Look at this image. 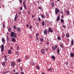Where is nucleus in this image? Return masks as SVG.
<instances>
[{
	"mask_svg": "<svg viewBox=\"0 0 74 74\" xmlns=\"http://www.w3.org/2000/svg\"><path fill=\"white\" fill-rule=\"evenodd\" d=\"M16 33H14V32H13L12 31L11 32V34L10 35V36L11 37H14V38H15V37H16Z\"/></svg>",
	"mask_w": 74,
	"mask_h": 74,
	"instance_id": "nucleus-1",
	"label": "nucleus"
},
{
	"mask_svg": "<svg viewBox=\"0 0 74 74\" xmlns=\"http://www.w3.org/2000/svg\"><path fill=\"white\" fill-rule=\"evenodd\" d=\"M55 12L56 14L57 15L58 14V13H59L60 12V11L58 9V8H56L55 9Z\"/></svg>",
	"mask_w": 74,
	"mask_h": 74,
	"instance_id": "nucleus-2",
	"label": "nucleus"
},
{
	"mask_svg": "<svg viewBox=\"0 0 74 74\" xmlns=\"http://www.w3.org/2000/svg\"><path fill=\"white\" fill-rule=\"evenodd\" d=\"M4 45L3 44H2L1 46V52H3L4 51Z\"/></svg>",
	"mask_w": 74,
	"mask_h": 74,
	"instance_id": "nucleus-3",
	"label": "nucleus"
},
{
	"mask_svg": "<svg viewBox=\"0 0 74 74\" xmlns=\"http://www.w3.org/2000/svg\"><path fill=\"white\" fill-rule=\"evenodd\" d=\"M15 41H16V40L15 39V38L14 37H12V42H15Z\"/></svg>",
	"mask_w": 74,
	"mask_h": 74,
	"instance_id": "nucleus-4",
	"label": "nucleus"
},
{
	"mask_svg": "<svg viewBox=\"0 0 74 74\" xmlns=\"http://www.w3.org/2000/svg\"><path fill=\"white\" fill-rule=\"evenodd\" d=\"M59 19H60V14H59V15L57 16V21L58 22V21H59Z\"/></svg>",
	"mask_w": 74,
	"mask_h": 74,
	"instance_id": "nucleus-5",
	"label": "nucleus"
},
{
	"mask_svg": "<svg viewBox=\"0 0 74 74\" xmlns=\"http://www.w3.org/2000/svg\"><path fill=\"white\" fill-rule=\"evenodd\" d=\"M70 55L71 58H73L74 56V53H70Z\"/></svg>",
	"mask_w": 74,
	"mask_h": 74,
	"instance_id": "nucleus-6",
	"label": "nucleus"
},
{
	"mask_svg": "<svg viewBox=\"0 0 74 74\" xmlns=\"http://www.w3.org/2000/svg\"><path fill=\"white\" fill-rule=\"evenodd\" d=\"M43 32L45 35H47V30L44 31Z\"/></svg>",
	"mask_w": 74,
	"mask_h": 74,
	"instance_id": "nucleus-7",
	"label": "nucleus"
},
{
	"mask_svg": "<svg viewBox=\"0 0 74 74\" xmlns=\"http://www.w3.org/2000/svg\"><path fill=\"white\" fill-rule=\"evenodd\" d=\"M49 31L50 32H51V33H52V32H53L52 29H51V28H49Z\"/></svg>",
	"mask_w": 74,
	"mask_h": 74,
	"instance_id": "nucleus-8",
	"label": "nucleus"
},
{
	"mask_svg": "<svg viewBox=\"0 0 74 74\" xmlns=\"http://www.w3.org/2000/svg\"><path fill=\"white\" fill-rule=\"evenodd\" d=\"M52 70H53V69L51 68H50L49 69H47L48 71H52Z\"/></svg>",
	"mask_w": 74,
	"mask_h": 74,
	"instance_id": "nucleus-9",
	"label": "nucleus"
},
{
	"mask_svg": "<svg viewBox=\"0 0 74 74\" xmlns=\"http://www.w3.org/2000/svg\"><path fill=\"white\" fill-rule=\"evenodd\" d=\"M73 44H74V40L72 39L71 40V45H73Z\"/></svg>",
	"mask_w": 74,
	"mask_h": 74,
	"instance_id": "nucleus-10",
	"label": "nucleus"
},
{
	"mask_svg": "<svg viewBox=\"0 0 74 74\" xmlns=\"http://www.w3.org/2000/svg\"><path fill=\"white\" fill-rule=\"evenodd\" d=\"M6 41H10V40H9V38L8 36H6Z\"/></svg>",
	"mask_w": 74,
	"mask_h": 74,
	"instance_id": "nucleus-11",
	"label": "nucleus"
},
{
	"mask_svg": "<svg viewBox=\"0 0 74 74\" xmlns=\"http://www.w3.org/2000/svg\"><path fill=\"white\" fill-rule=\"evenodd\" d=\"M16 29H17V30L18 32H21V28H16Z\"/></svg>",
	"mask_w": 74,
	"mask_h": 74,
	"instance_id": "nucleus-12",
	"label": "nucleus"
},
{
	"mask_svg": "<svg viewBox=\"0 0 74 74\" xmlns=\"http://www.w3.org/2000/svg\"><path fill=\"white\" fill-rule=\"evenodd\" d=\"M36 69H37V70H40V67L38 66H36Z\"/></svg>",
	"mask_w": 74,
	"mask_h": 74,
	"instance_id": "nucleus-13",
	"label": "nucleus"
},
{
	"mask_svg": "<svg viewBox=\"0 0 74 74\" xmlns=\"http://www.w3.org/2000/svg\"><path fill=\"white\" fill-rule=\"evenodd\" d=\"M24 5V8L25 10H27V8L26 7V6L25 5Z\"/></svg>",
	"mask_w": 74,
	"mask_h": 74,
	"instance_id": "nucleus-14",
	"label": "nucleus"
},
{
	"mask_svg": "<svg viewBox=\"0 0 74 74\" xmlns=\"http://www.w3.org/2000/svg\"><path fill=\"white\" fill-rule=\"evenodd\" d=\"M42 26H44L45 25V22L44 21L42 22Z\"/></svg>",
	"mask_w": 74,
	"mask_h": 74,
	"instance_id": "nucleus-15",
	"label": "nucleus"
},
{
	"mask_svg": "<svg viewBox=\"0 0 74 74\" xmlns=\"http://www.w3.org/2000/svg\"><path fill=\"white\" fill-rule=\"evenodd\" d=\"M51 58L52 59H53L54 60H55V57L53 56H52Z\"/></svg>",
	"mask_w": 74,
	"mask_h": 74,
	"instance_id": "nucleus-16",
	"label": "nucleus"
},
{
	"mask_svg": "<svg viewBox=\"0 0 74 74\" xmlns=\"http://www.w3.org/2000/svg\"><path fill=\"white\" fill-rule=\"evenodd\" d=\"M59 52H60V51L59 50V48L58 49V51H57V53L59 55Z\"/></svg>",
	"mask_w": 74,
	"mask_h": 74,
	"instance_id": "nucleus-17",
	"label": "nucleus"
},
{
	"mask_svg": "<svg viewBox=\"0 0 74 74\" xmlns=\"http://www.w3.org/2000/svg\"><path fill=\"white\" fill-rule=\"evenodd\" d=\"M51 5L52 7H55V4H54V3L53 2L51 3Z\"/></svg>",
	"mask_w": 74,
	"mask_h": 74,
	"instance_id": "nucleus-18",
	"label": "nucleus"
},
{
	"mask_svg": "<svg viewBox=\"0 0 74 74\" xmlns=\"http://www.w3.org/2000/svg\"><path fill=\"white\" fill-rule=\"evenodd\" d=\"M11 65L12 66H15V63L14 62H12L11 63Z\"/></svg>",
	"mask_w": 74,
	"mask_h": 74,
	"instance_id": "nucleus-19",
	"label": "nucleus"
},
{
	"mask_svg": "<svg viewBox=\"0 0 74 74\" xmlns=\"http://www.w3.org/2000/svg\"><path fill=\"white\" fill-rule=\"evenodd\" d=\"M41 52L42 53H44V49H42L41 51Z\"/></svg>",
	"mask_w": 74,
	"mask_h": 74,
	"instance_id": "nucleus-20",
	"label": "nucleus"
},
{
	"mask_svg": "<svg viewBox=\"0 0 74 74\" xmlns=\"http://www.w3.org/2000/svg\"><path fill=\"white\" fill-rule=\"evenodd\" d=\"M25 3H26V0H24V1L23 2V5L25 4Z\"/></svg>",
	"mask_w": 74,
	"mask_h": 74,
	"instance_id": "nucleus-21",
	"label": "nucleus"
},
{
	"mask_svg": "<svg viewBox=\"0 0 74 74\" xmlns=\"http://www.w3.org/2000/svg\"><path fill=\"white\" fill-rule=\"evenodd\" d=\"M40 40L42 42H43L44 41V39L43 38H40Z\"/></svg>",
	"mask_w": 74,
	"mask_h": 74,
	"instance_id": "nucleus-22",
	"label": "nucleus"
},
{
	"mask_svg": "<svg viewBox=\"0 0 74 74\" xmlns=\"http://www.w3.org/2000/svg\"><path fill=\"white\" fill-rule=\"evenodd\" d=\"M54 48H55L54 49V51H55V50L56 49V48H57V46L56 45H55L54 46Z\"/></svg>",
	"mask_w": 74,
	"mask_h": 74,
	"instance_id": "nucleus-23",
	"label": "nucleus"
},
{
	"mask_svg": "<svg viewBox=\"0 0 74 74\" xmlns=\"http://www.w3.org/2000/svg\"><path fill=\"white\" fill-rule=\"evenodd\" d=\"M66 37H67L68 38H69V34H66Z\"/></svg>",
	"mask_w": 74,
	"mask_h": 74,
	"instance_id": "nucleus-24",
	"label": "nucleus"
},
{
	"mask_svg": "<svg viewBox=\"0 0 74 74\" xmlns=\"http://www.w3.org/2000/svg\"><path fill=\"white\" fill-rule=\"evenodd\" d=\"M60 47H61L62 48H63V45H62L61 44H60Z\"/></svg>",
	"mask_w": 74,
	"mask_h": 74,
	"instance_id": "nucleus-25",
	"label": "nucleus"
},
{
	"mask_svg": "<svg viewBox=\"0 0 74 74\" xmlns=\"http://www.w3.org/2000/svg\"><path fill=\"white\" fill-rule=\"evenodd\" d=\"M60 38H61L60 37L58 36V40H59V41H60Z\"/></svg>",
	"mask_w": 74,
	"mask_h": 74,
	"instance_id": "nucleus-26",
	"label": "nucleus"
},
{
	"mask_svg": "<svg viewBox=\"0 0 74 74\" xmlns=\"http://www.w3.org/2000/svg\"><path fill=\"white\" fill-rule=\"evenodd\" d=\"M8 53L9 54H11V51H10V50H9L8 51Z\"/></svg>",
	"mask_w": 74,
	"mask_h": 74,
	"instance_id": "nucleus-27",
	"label": "nucleus"
},
{
	"mask_svg": "<svg viewBox=\"0 0 74 74\" xmlns=\"http://www.w3.org/2000/svg\"><path fill=\"white\" fill-rule=\"evenodd\" d=\"M25 58L27 60H28V59H29V57L27 56H25Z\"/></svg>",
	"mask_w": 74,
	"mask_h": 74,
	"instance_id": "nucleus-28",
	"label": "nucleus"
},
{
	"mask_svg": "<svg viewBox=\"0 0 74 74\" xmlns=\"http://www.w3.org/2000/svg\"><path fill=\"white\" fill-rule=\"evenodd\" d=\"M41 17L42 18H44L45 17V16L44 15H41Z\"/></svg>",
	"mask_w": 74,
	"mask_h": 74,
	"instance_id": "nucleus-29",
	"label": "nucleus"
},
{
	"mask_svg": "<svg viewBox=\"0 0 74 74\" xmlns=\"http://www.w3.org/2000/svg\"><path fill=\"white\" fill-rule=\"evenodd\" d=\"M2 41L3 42H4V41H5V39H4V38H3L2 39Z\"/></svg>",
	"mask_w": 74,
	"mask_h": 74,
	"instance_id": "nucleus-30",
	"label": "nucleus"
},
{
	"mask_svg": "<svg viewBox=\"0 0 74 74\" xmlns=\"http://www.w3.org/2000/svg\"><path fill=\"white\" fill-rule=\"evenodd\" d=\"M60 22H62V23H63V22H64V20H63V19H62L60 20Z\"/></svg>",
	"mask_w": 74,
	"mask_h": 74,
	"instance_id": "nucleus-31",
	"label": "nucleus"
},
{
	"mask_svg": "<svg viewBox=\"0 0 74 74\" xmlns=\"http://www.w3.org/2000/svg\"><path fill=\"white\" fill-rule=\"evenodd\" d=\"M2 66H5V62H3L2 64Z\"/></svg>",
	"mask_w": 74,
	"mask_h": 74,
	"instance_id": "nucleus-32",
	"label": "nucleus"
},
{
	"mask_svg": "<svg viewBox=\"0 0 74 74\" xmlns=\"http://www.w3.org/2000/svg\"><path fill=\"white\" fill-rule=\"evenodd\" d=\"M18 18V17H17V16H15V17L14 18V20H15V21H16V18Z\"/></svg>",
	"mask_w": 74,
	"mask_h": 74,
	"instance_id": "nucleus-33",
	"label": "nucleus"
},
{
	"mask_svg": "<svg viewBox=\"0 0 74 74\" xmlns=\"http://www.w3.org/2000/svg\"><path fill=\"white\" fill-rule=\"evenodd\" d=\"M38 21L39 22L40 21H41V19L39 17L38 18Z\"/></svg>",
	"mask_w": 74,
	"mask_h": 74,
	"instance_id": "nucleus-34",
	"label": "nucleus"
},
{
	"mask_svg": "<svg viewBox=\"0 0 74 74\" xmlns=\"http://www.w3.org/2000/svg\"><path fill=\"white\" fill-rule=\"evenodd\" d=\"M3 28H5V26L4 25V24H3Z\"/></svg>",
	"mask_w": 74,
	"mask_h": 74,
	"instance_id": "nucleus-35",
	"label": "nucleus"
},
{
	"mask_svg": "<svg viewBox=\"0 0 74 74\" xmlns=\"http://www.w3.org/2000/svg\"><path fill=\"white\" fill-rule=\"evenodd\" d=\"M19 1L20 3H22V0H19Z\"/></svg>",
	"mask_w": 74,
	"mask_h": 74,
	"instance_id": "nucleus-36",
	"label": "nucleus"
},
{
	"mask_svg": "<svg viewBox=\"0 0 74 74\" xmlns=\"http://www.w3.org/2000/svg\"><path fill=\"white\" fill-rule=\"evenodd\" d=\"M20 10L21 11H22V10H23V8H22V7H20Z\"/></svg>",
	"mask_w": 74,
	"mask_h": 74,
	"instance_id": "nucleus-37",
	"label": "nucleus"
},
{
	"mask_svg": "<svg viewBox=\"0 0 74 74\" xmlns=\"http://www.w3.org/2000/svg\"><path fill=\"white\" fill-rule=\"evenodd\" d=\"M13 27L14 29H16V26H15V25L13 26Z\"/></svg>",
	"mask_w": 74,
	"mask_h": 74,
	"instance_id": "nucleus-38",
	"label": "nucleus"
},
{
	"mask_svg": "<svg viewBox=\"0 0 74 74\" xmlns=\"http://www.w3.org/2000/svg\"><path fill=\"white\" fill-rule=\"evenodd\" d=\"M66 14H68V15L69 14V11H66Z\"/></svg>",
	"mask_w": 74,
	"mask_h": 74,
	"instance_id": "nucleus-39",
	"label": "nucleus"
},
{
	"mask_svg": "<svg viewBox=\"0 0 74 74\" xmlns=\"http://www.w3.org/2000/svg\"><path fill=\"white\" fill-rule=\"evenodd\" d=\"M8 31L9 32H10L11 31V28L10 27L8 29Z\"/></svg>",
	"mask_w": 74,
	"mask_h": 74,
	"instance_id": "nucleus-40",
	"label": "nucleus"
},
{
	"mask_svg": "<svg viewBox=\"0 0 74 74\" xmlns=\"http://www.w3.org/2000/svg\"><path fill=\"white\" fill-rule=\"evenodd\" d=\"M68 62H66L65 64H66V65H68Z\"/></svg>",
	"mask_w": 74,
	"mask_h": 74,
	"instance_id": "nucleus-41",
	"label": "nucleus"
},
{
	"mask_svg": "<svg viewBox=\"0 0 74 74\" xmlns=\"http://www.w3.org/2000/svg\"><path fill=\"white\" fill-rule=\"evenodd\" d=\"M22 69H23L22 68V67H21L20 68V70H21V71H22V70H23Z\"/></svg>",
	"mask_w": 74,
	"mask_h": 74,
	"instance_id": "nucleus-42",
	"label": "nucleus"
},
{
	"mask_svg": "<svg viewBox=\"0 0 74 74\" xmlns=\"http://www.w3.org/2000/svg\"><path fill=\"white\" fill-rule=\"evenodd\" d=\"M18 62H21V60L20 59H18Z\"/></svg>",
	"mask_w": 74,
	"mask_h": 74,
	"instance_id": "nucleus-43",
	"label": "nucleus"
},
{
	"mask_svg": "<svg viewBox=\"0 0 74 74\" xmlns=\"http://www.w3.org/2000/svg\"><path fill=\"white\" fill-rule=\"evenodd\" d=\"M62 27L64 28H66V26H65V25H63Z\"/></svg>",
	"mask_w": 74,
	"mask_h": 74,
	"instance_id": "nucleus-44",
	"label": "nucleus"
},
{
	"mask_svg": "<svg viewBox=\"0 0 74 74\" xmlns=\"http://www.w3.org/2000/svg\"><path fill=\"white\" fill-rule=\"evenodd\" d=\"M38 36V34L37 33L36 34V37H38V36Z\"/></svg>",
	"mask_w": 74,
	"mask_h": 74,
	"instance_id": "nucleus-45",
	"label": "nucleus"
},
{
	"mask_svg": "<svg viewBox=\"0 0 74 74\" xmlns=\"http://www.w3.org/2000/svg\"><path fill=\"white\" fill-rule=\"evenodd\" d=\"M38 8L39 9H40V10H41V9H42V8L41 7H39Z\"/></svg>",
	"mask_w": 74,
	"mask_h": 74,
	"instance_id": "nucleus-46",
	"label": "nucleus"
},
{
	"mask_svg": "<svg viewBox=\"0 0 74 74\" xmlns=\"http://www.w3.org/2000/svg\"><path fill=\"white\" fill-rule=\"evenodd\" d=\"M46 15L47 16H48V13H46Z\"/></svg>",
	"mask_w": 74,
	"mask_h": 74,
	"instance_id": "nucleus-47",
	"label": "nucleus"
},
{
	"mask_svg": "<svg viewBox=\"0 0 74 74\" xmlns=\"http://www.w3.org/2000/svg\"><path fill=\"white\" fill-rule=\"evenodd\" d=\"M46 52H47V51H48V48H46Z\"/></svg>",
	"mask_w": 74,
	"mask_h": 74,
	"instance_id": "nucleus-48",
	"label": "nucleus"
},
{
	"mask_svg": "<svg viewBox=\"0 0 74 74\" xmlns=\"http://www.w3.org/2000/svg\"><path fill=\"white\" fill-rule=\"evenodd\" d=\"M5 61H7V58H6L5 59Z\"/></svg>",
	"mask_w": 74,
	"mask_h": 74,
	"instance_id": "nucleus-49",
	"label": "nucleus"
},
{
	"mask_svg": "<svg viewBox=\"0 0 74 74\" xmlns=\"http://www.w3.org/2000/svg\"><path fill=\"white\" fill-rule=\"evenodd\" d=\"M16 55H18V52H16Z\"/></svg>",
	"mask_w": 74,
	"mask_h": 74,
	"instance_id": "nucleus-50",
	"label": "nucleus"
},
{
	"mask_svg": "<svg viewBox=\"0 0 74 74\" xmlns=\"http://www.w3.org/2000/svg\"><path fill=\"white\" fill-rule=\"evenodd\" d=\"M18 14L16 13V16H17V17H18Z\"/></svg>",
	"mask_w": 74,
	"mask_h": 74,
	"instance_id": "nucleus-51",
	"label": "nucleus"
},
{
	"mask_svg": "<svg viewBox=\"0 0 74 74\" xmlns=\"http://www.w3.org/2000/svg\"><path fill=\"white\" fill-rule=\"evenodd\" d=\"M32 25H30L29 27V29H32Z\"/></svg>",
	"mask_w": 74,
	"mask_h": 74,
	"instance_id": "nucleus-52",
	"label": "nucleus"
},
{
	"mask_svg": "<svg viewBox=\"0 0 74 74\" xmlns=\"http://www.w3.org/2000/svg\"><path fill=\"white\" fill-rule=\"evenodd\" d=\"M47 44L48 45H49V42H47Z\"/></svg>",
	"mask_w": 74,
	"mask_h": 74,
	"instance_id": "nucleus-53",
	"label": "nucleus"
},
{
	"mask_svg": "<svg viewBox=\"0 0 74 74\" xmlns=\"http://www.w3.org/2000/svg\"><path fill=\"white\" fill-rule=\"evenodd\" d=\"M17 49H19V47L18 46H17Z\"/></svg>",
	"mask_w": 74,
	"mask_h": 74,
	"instance_id": "nucleus-54",
	"label": "nucleus"
},
{
	"mask_svg": "<svg viewBox=\"0 0 74 74\" xmlns=\"http://www.w3.org/2000/svg\"><path fill=\"white\" fill-rule=\"evenodd\" d=\"M21 74H24V73L23 72H21Z\"/></svg>",
	"mask_w": 74,
	"mask_h": 74,
	"instance_id": "nucleus-55",
	"label": "nucleus"
},
{
	"mask_svg": "<svg viewBox=\"0 0 74 74\" xmlns=\"http://www.w3.org/2000/svg\"><path fill=\"white\" fill-rule=\"evenodd\" d=\"M26 26L27 27H29V25L27 24L26 25Z\"/></svg>",
	"mask_w": 74,
	"mask_h": 74,
	"instance_id": "nucleus-56",
	"label": "nucleus"
},
{
	"mask_svg": "<svg viewBox=\"0 0 74 74\" xmlns=\"http://www.w3.org/2000/svg\"><path fill=\"white\" fill-rule=\"evenodd\" d=\"M13 71L14 72H15V70L14 69H13Z\"/></svg>",
	"mask_w": 74,
	"mask_h": 74,
	"instance_id": "nucleus-57",
	"label": "nucleus"
},
{
	"mask_svg": "<svg viewBox=\"0 0 74 74\" xmlns=\"http://www.w3.org/2000/svg\"><path fill=\"white\" fill-rule=\"evenodd\" d=\"M54 47H52V49H53V50H54V49H55V48H54Z\"/></svg>",
	"mask_w": 74,
	"mask_h": 74,
	"instance_id": "nucleus-58",
	"label": "nucleus"
},
{
	"mask_svg": "<svg viewBox=\"0 0 74 74\" xmlns=\"http://www.w3.org/2000/svg\"><path fill=\"white\" fill-rule=\"evenodd\" d=\"M18 14H19V15H20V14H21V12H19L18 13Z\"/></svg>",
	"mask_w": 74,
	"mask_h": 74,
	"instance_id": "nucleus-59",
	"label": "nucleus"
},
{
	"mask_svg": "<svg viewBox=\"0 0 74 74\" xmlns=\"http://www.w3.org/2000/svg\"><path fill=\"white\" fill-rule=\"evenodd\" d=\"M63 12L62 11L61 12V14H63Z\"/></svg>",
	"mask_w": 74,
	"mask_h": 74,
	"instance_id": "nucleus-60",
	"label": "nucleus"
},
{
	"mask_svg": "<svg viewBox=\"0 0 74 74\" xmlns=\"http://www.w3.org/2000/svg\"><path fill=\"white\" fill-rule=\"evenodd\" d=\"M5 74H6V73H7V74L8 73H7V72H4Z\"/></svg>",
	"mask_w": 74,
	"mask_h": 74,
	"instance_id": "nucleus-61",
	"label": "nucleus"
},
{
	"mask_svg": "<svg viewBox=\"0 0 74 74\" xmlns=\"http://www.w3.org/2000/svg\"><path fill=\"white\" fill-rule=\"evenodd\" d=\"M36 26H38V23H37L36 24Z\"/></svg>",
	"mask_w": 74,
	"mask_h": 74,
	"instance_id": "nucleus-62",
	"label": "nucleus"
},
{
	"mask_svg": "<svg viewBox=\"0 0 74 74\" xmlns=\"http://www.w3.org/2000/svg\"><path fill=\"white\" fill-rule=\"evenodd\" d=\"M37 3H38V4H40V3H39V2H38V1H37Z\"/></svg>",
	"mask_w": 74,
	"mask_h": 74,
	"instance_id": "nucleus-63",
	"label": "nucleus"
},
{
	"mask_svg": "<svg viewBox=\"0 0 74 74\" xmlns=\"http://www.w3.org/2000/svg\"><path fill=\"white\" fill-rule=\"evenodd\" d=\"M6 57H7V56H5V55L4 57L5 58H6Z\"/></svg>",
	"mask_w": 74,
	"mask_h": 74,
	"instance_id": "nucleus-64",
	"label": "nucleus"
}]
</instances>
